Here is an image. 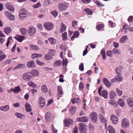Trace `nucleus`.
<instances>
[{
	"mask_svg": "<svg viewBox=\"0 0 133 133\" xmlns=\"http://www.w3.org/2000/svg\"><path fill=\"white\" fill-rule=\"evenodd\" d=\"M9 19L12 21H15V16L11 13L9 12Z\"/></svg>",
	"mask_w": 133,
	"mask_h": 133,
	"instance_id": "obj_46",
	"label": "nucleus"
},
{
	"mask_svg": "<svg viewBox=\"0 0 133 133\" xmlns=\"http://www.w3.org/2000/svg\"><path fill=\"white\" fill-rule=\"evenodd\" d=\"M42 55L41 54L37 53H33L31 54V57L32 59L36 58L38 57H41L42 56Z\"/></svg>",
	"mask_w": 133,
	"mask_h": 133,
	"instance_id": "obj_23",
	"label": "nucleus"
},
{
	"mask_svg": "<svg viewBox=\"0 0 133 133\" xmlns=\"http://www.w3.org/2000/svg\"><path fill=\"white\" fill-rule=\"evenodd\" d=\"M103 82L105 85L108 88H110L111 86L110 82L106 78H103Z\"/></svg>",
	"mask_w": 133,
	"mask_h": 133,
	"instance_id": "obj_18",
	"label": "nucleus"
},
{
	"mask_svg": "<svg viewBox=\"0 0 133 133\" xmlns=\"http://www.w3.org/2000/svg\"><path fill=\"white\" fill-rule=\"evenodd\" d=\"M84 11L86 12V13L88 15H91L92 14V11L89 8L85 9L84 10Z\"/></svg>",
	"mask_w": 133,
	"mask_h": 133,
	"instance_id": "obj_44",
	"label": "nucleus"
},
{
	"mask_svg": "<svg viewBox=\"0 0 133 133\" xmlns=\"http://www.w3.org/2000/svg\"><path fill=\"white\" fill-rule=\"evenodd\" d=\"M44 58L47 60H49L51 59L52 58V56L50 55L49 54L48 52V54H46L44 56Z\"/></svg>",
	"mask_w": 133,
	"mask_h": 133,
	"instance_id": "obj_36",
	"label": "nucleus"
},
{
	"mask_svg": "<svg viewBox=\"0 0 133 133\" xmlns=\"http://www.w3.org/2000/svg\"><path fill=\"white\" fill-rule=\"evenodd\" d=\"M16 116L21 119H24L25 118V116L24 115L19 113H16L15 114Z\"/></svg>",
	"mask_w": 133,
	"mask_h": 133,
	"instance_id": "obj_26",
	"label": "nucleus"
},
{
	"mask_svg": "<svg viewBox=\"0 0 133 133\" xmlns=\"http://www.w3.org/2000/svg\"><path fill=\"white\" fill-rule=\"evenodd\" d=\"M116 81L119 82L122 81L123 80V78L121 76H118L116 77Z\"/></svg>",
	"mask_w": 133,
	"mask_h": 133,
	"instance_id": "obj_61",
	"label": "nucleus"
},
{
	"mask_svg": "<svg viewBox=\"0 0 133 133\" xmlns=\"http://www.w3.org/2000/svg\"><path fill=\"white\" fill-rule=\"evenodd\" d=\"M26 110L27 111L30 112L31 111L30 105L28 103H26L25 104Z\"/></svg>",
	"mask_w": 133,
	"mask_h": 133,
	"instance_id": "obj_29",
	"label": "nucleus"
},
{
	"mask_svg": "<svg viewBox=\"0 0 133 133\" xmlns=\"http://www.w3.org/2000/svg\"><path fill=\"white\" fill-rule=\"evenodd\" d=\"M25 36L20 35H16L15 38L20 42H22L24 39Z\"/></svg>",
	"mask_w": 133,
	"mask_h": 133,
	"instance_id": "obj_16",
	"label": "nucleus"
},
{
	"mask_svg": "<svg viewBox=\"0 0 133 133\" xmlns=\"http://www.w3.org/2000/svg\"><path fill=\"white\" fill-rule=\"evenodd\" d=\"M30 72V74H31L32 75L33 77H37L39 75L38 71L35 69L33 70Z\"/></svg>",
	"mask_w": 133,
	"mask_h": 133,
	"instance_id": "obj_15",
	"label": "nucleus"
},
{
	"mask_svg": "<svg viewBox=\"0 0 133 133\" xmlns=\"http://www.w3.org/2000/svg\"><path fill=\"white\" fill-rule=\"evenodd\" d=\"M41 5V4L40 2H38L36 4L33 5V7L35 9H36L39 8Z\"/></svg>",
	"mask_w": 133,
	"mask_h": 133,
	"instance_id": "obj_54",
	"label": "nucleus"
},
{
	"mask_svg": "<svg viewBox=\"0 0 133 133\" xmlns=\"http://www.w3.org/2000/svg\"><path fill=\"white\" fill-rule=\"evenodd\" d=\"M36 29L33 26H30L28 30V33L31 36H34L36 33Z\"/></svg>",
	"mask_w": 133,
	"mask_h": 133,
	"instance_id": "obj_7",
	"label": "nucleus"
},
{
	"mask_svg": "<svg viewBox=\"0 0 133 133\" xmlns=\"http://www.w3.org/2000/svg\"><path fill=\"white\" fill-rule=\"evenodd\" d=\"M108 130L110 133H115V131L113 128L111 126L108 127Z\"/></svg>",
	"mask_w": 133,
	"mask_h": 133,
	"instance_id": "obj_30",
	"label": "nucleus"
},
{
	"mask_svg": "<svg viewBox=\"0 0 133 133\" xmlns=\"http://www.w3.org/2000/svg\"><path fill=\"white\" fill-rule=\"evenodd\" d=\"M32 78L30 72H27L23 74L22 76V79L26 81L30 80Z\"/></svg>",
	"mask_w": 133,
	"mask_h": 133,
	"instance_id": "obj_4",
	"label": "nucleus"
},
{
	"mask_svg": "<svg viewBox=\"0 0 133 133\" xmlns=\"http://www.w3.org/2000/svg\"><path fill=\"white\" fill-rule=\"evenodd\" d=\"M110 119L113 123L116 124L118 122V118L117 117L114 115H112L110 117Z\"/></svg>",
	"mask_w": 133,
	"mask_h": 133,
	"instance_id": "obj_14",
	"label": "nucleus"
},
{
	"mask_svg": "<svg viewBox=\"0 0 133 133\" xmlns=\"http://www.w3.org/2000/svg\"><path fill=\"white\" fill-rule=\"evenodd\" d=\"M72 23V27L74 28H76L77 26H78V22L77 21H73Z\"/></svg>",
	"mask_w": 133,
	"mask_h": 133,
	"instance_id": "obj_41",
	"label": "nucleus"
},
{
	"mask_svg": "<svg viewBox=\"0 0 133 133\" xmlns=\"http://www.w3.org/2000/svg\"><path fill=\"white\" fill-rule=\"evenodd\" d=\"M76 110V108L74 106H72L70 107L69 111L72 115H73L75 113Z\"/></svg>",
	"mask_w": 133,
	"mask_h": 133,
	"instance_id": "obj_24",
	"label": "nucleus"
},
{
	"mask_svg": "<svg viewBox=\"0 0 133 133\" xmlns=\"http://www.w3.org/2000/svg\"><path fill=\"white\" fill-rule=\"evenodd\" d=\"M99 116L100 119V121L101 123H106L107 121L104 117L101 115L100 114L99 115Z\"/></svg>",
	"mask_w": 133,
	"mask_h": 133,
	"instance_id": "obj_27",
	"label": "nucleus"
},
{
	"mask_svg": "<svg viewBox=\"0 0 133 133\" xmlns=\"http://www.w3.org/2000/svg\"><path fill=\"white\" fill-rule=\"evenodd\" d=\"M118 102L119 105L121 107H123L125 105L124 102L121 99H119L118 100Z\"/></svg>",
	"mask_w": 133,
	"mask_h": 133,
	"instance_id": "obj_40",
	"label": "nucleus"
},
{
	"mask_svg": "<svg viewBox=\"0 0 133 133\" xmlns=\"http://www.w3.org/2000/svg\"><path fill=\"white\" fill-rule=\"evenodd\" d=\"M95 3L98 7H102L104 6V5L101 3L100 2L98 1H96L95 2Z\"/></svg>",
	"mask_w": 133,
	"mask_h": 133,
	"instance_id": "obj_49",
	"label": "nucleus"
},
{
	"mask_svg": "<svg viewBox=\"0 0 133 133\" xmlns=\"http://www.w3.org/2000/svg\"><path fill=\"white\" fill-rule=\"evenodd\" d=\"M62 63V61L61 60H57L55 62L54 65L55 67L59 66L61 65Z\"/></svg>",
	"mask_w": 133,
	"mask_h": 133,
	"instance_id": "obj_32",
	"label": "nucleus"
},
{
	"mask_svg": "<svg viewBox=\"0 0 133 133\" xmlns=\"http://www.w3.org/2000/svg\"><path fill=\"white\" fill-rule=\"evenodd\" d=\"M60 48L61 49L64 51H66V47L63 45H61L60 46Z\"/></svg>",
	"mask_w": 133,
	"mask_h": 133,
	"instance_id": "obj_57",
	"label": "nucleus"
},
{
	"mask_svg": "<svg viewBox=\"0 0 133 133\" xmlns=\"http://www.w3.org/2000/svg\"><path fill=\"white\" fill-rule=\"evenodd\" d=\"M26 65L28 68H32L35 67V64L34 61H31L27 63Z\"/></svg>",
	"mask_w": 133,
	"mask_h": 133,
	"instance_id": "obj_12",
	"label": "nucleus"
},
{
	"mask_svg": "<svg viewBox=\"0 0 133 133\" xmlns=\"http://www.w3.org/2000/svg\"><path fill=\"white\" fill-rule=\"evenodd\" d=\"M28 14V12L25 9L22 8L19 11V16L21 19L23 20L26 18Z\"/></svg>",
	"mask_w": 133,
	"mask_h": 133,
	"instance_id": "obj_1",
	"label": "nucleus"
},
{
	"mask_svg": "<svg viewBox=\"0 0 133 133\" xmlns=\"http://www.w3.org/2000/svg\"><path fill=\"white\" fill-rule=\"evenodd\" d=\"M41 89L42 91L44 93L48 91V89L46 86L45 85H43L42 86Z\"/></svg>",
	"mask_w": 133,
	"mask_h": 133,
	"instance_id": "obj_33",
	"label": "nucleus"
},
{
	"mask_svg": "<svg viewBox=\"0 0 133 133\" xmlns=\"http://www.w3.org/2000/svg\"><path fill=\"white\" fill-rule=\"evenodd\" d=\"M129 125V120L127 118L123 119L122 122V127L125 128L128 127Z\"/></svg>",
	"mask_w": 133,
	"mask_h": 133,
	"instance_id": "obj_10",
	"label": "nucleus"
},
{
	"mask_svg": "<svg viewBox=\"0 0 133 133\" xmlns=\"http://www.w3.org/2000/svg\"><path fill=\"white\" fill-rule=\"evenodd\" d=\"M91 120L93 122H96L97 120V115L96 113L94 112L90 114Z\"/></svg>",
	"mask_w": 133,
	"mask_h": 133,
	"instance_id": "obj_8",
	"label": "nucleus"
},
{
	"mask_svg": "<svg viewBox=\"0 0 133 133\" xmlns=\"http://www.w3.org/2000/svg\"><path fill=\"white\" fill-rule=\"evenodd\" d=\"M30 46L31 48V50H37L39 49V47L36 45L30 44Z\"/></svg>",
	"mask_w": 133,
	"mask_h": 133,
	"instance_id": "obj_34",
	"label": "nucleus"
},
{
	"mask_svg": "<svg viewBox=\"0 0 133 133\" xmlns=\"http://www.w3.org/2000/svg\"><path fill=\"white\" fill-rule=\"evenodd\" d=\"M28 85L32 88H35L36 86V84L32 81H30L28 82Z\"/></svg>",
	"mask_w": 133,
	"mask_h": 133,
	"instance_id": "obj_39",
	"label": "nucleus"
},
{
	"mask_svg": "<svg viewBox=\"0 0 133 133\" xmlns=\"http://www.w3.org/2000/svg\"><path fill=\"white\" fill-rule=\"evenodd\" d=\"M38 103L42 108L45 106V101L42 97H40L38 99Z\"/></svg>",
	"mask_w": 133,
	"mask_h": 133,
	"instance_id": "obj_13",
	"label": "nucleus"
},
{
	"mask_svg": "<svg viewBox=\"0 0 133 133\" xmlns=\"http://www.w3.org/2000/svg\"><path fill=\"white\" fill-rule=\"evenodd\" d=\"M79 89L81 90H84V85L83 83L82 82H81L79 84Z\"/></svg>",
	"mask_w": 133,
	"mask_h": 133,
	"instance_id": "obj_51",
	"label": "nucleus"
},
{
	"mask_svg": "<svg viewBox=\"0 0 133 133\" xmlns=\"http://www.w3.org/2000/svg\"><path fill=\"white\" fill-rule=\"evenodd\" d=\"M112 51L114 54H120L121 53V51L120 50H118L116 48L113 49Z\"/></svg>",
	"mask_w": 133,
	"mask_h": 133,
	"instance_id": "obj_48",
	"label": "nucleus"
},
{
	"mask_svg": "<svg viewBox=\"0 0 133 133\" xmlns=\"http://www.w3.org/2000/svg\"><path fill=\"white\" fill-rule=\"evenodd\" d=\"M67 70L66 66H64L63 67L62 71L63 73L65 74Z\"/></svg>",
	"mask_w": 133,
	"mask_h": 133,
	"instance_id": "obj_63",
	"label": "nucleus"
},
{
	"mask_svg": "<svg viewBox=\"0 0 133 133\" xmlns=\"http://www.w3.org/2000/svg\"><path fill=\"white\" fill-rule=\"evenodd\" d=\"M68 7V5L66 3H62L58 5V8L61 11L66 10Z\"/></svg>",
	"mask_w": 133,
	"mask_h": 133,
	"instance_id": "obj_3",
	"label": "nucleus"
},
{
	"mask_svg": "<svg viewBox=\"0 0 133 133\" xmlns=\"http://www.w3.org/2000/svg\"><path fill=\"white\" fill-rule=\"evenodd\" d=\"M82 2L85 4H87L90 3L91 1V0H81Z\"/></svg>",
	"mask_w": 133,
	"mask_h": 133,
	"instance_id": "obj_60",
	"label": "nucleus"
},
{
	"mask_svg": "<svg viewBox=\"0 0 133 133\" xmlns=\"http://www.w3.org/2000/svg\"><path fill=\"white\" fill-rule=\"evenodd\" d=\"M79 32L78 31L75 32L73 34V36L71 37V39L73 41L75 38H77L79 35Z\"/></svg>",
	"mask_w": 133,
	"mask_h": 133,
	"instance_id": "obj_28",
	"label": "nucleus"
},
{
	"mask_svg": "<svg viewBox=\"0 0 133 133\" xmlns=\"http://www.w3.org/2000/svg\"><path fill=\"white\" fill-rule=\"evenodd\" d=\"M109 103L111 105L113 106L114 107H116L117 105L115 103V102L112 100H110L109 102Z\"/></svg>",
	"mask_w": 133,
	"mask_h": 133,
	"instance_id": "obj_55",
	"label": "nucleus"
},
{
	"mask_svg": "<svg viewBox=\"0 0 133 133\" xmlns=\"http://www.w3.org/2000/svg\"><path fill=\"white\" fill-rule=\"evenodd\" d=\"M51 44L53 45L55 44L56 42V40L55 38L50 37L48 39Z\"/></svg>",
	"mask_w": 133,
	"mask_h": 133,
	"instance_id": "obj_37",
	"label": "nucleus"
},
{
	"mask_svg": "<svg viewBox=\"0 0 133 133\" xmlns=\"http://www.w3.org/2000/svg\"><path fill=\"white\" fill-rule=\"evenodd\" d=\"M128 38V37L126 36H124L121 38L120 41L122 43H123Z\"/></svg>",
	"mask_w": 133,
	"mask_h": 133,
	"instance_id": "obj_43",
	"label": "nucleus"
},
{
	"mask_svg": "<svg viewBox=\"0 0 133 133\" xmlns=\"http://www.w3.org/2000/svg\"><path fill=\"white\" fill-rule=\"evenodd\" d=\"M26 66L25 64H18L14 69L15 70L16 69H21L24 68Z\"/></svg>",
	"mask_w": 133,
	"mask_h": 133,
	"instance_id": "obj_22",
	"label": "nucleus"
},
{
	"mask_svg": "<svg viewBox=\"0 0 133 133\" xmlns=\"http://www.w3.org/2000/svg\"><path fill=\"white\" fill-rule=\"evenodd\" d=\"M66 26L63 23H62L61 25L60 29V32L61 33H63L65 31L66 29Z\"/></svg>",
	"mask_w": 133,
	"mask_h": 133,
	"instance_id": "obj_25",
	"label": "nucleus"
},
{
	"mask_svg": "<svg viewBox=\"0 0 133 133\" xmlns=\"http://www.w3.org/2000/svg\"><path fill=\"white\" fill-rule=\"evenodd\" d=\"M101 54L103 57V60H105L106 58L105 55V51L104 49H103L101 51Z\"/></svg>",
	"mask_w": 133,
	"mask_h": 133,
	"instance_id": "obj_35",
	"label": "nucleus"
},
{
	"mask_svg": "<svg viewBox=\"0 0 133 133\" xmlns=\"http://www.w3.org/2000/svg\"><path fill=\"white\" fill-rule=\"evenodd\" d=\"M79 129L80 130V133H86L87 130V126L82 123H79Z\"/></svg>",
	"mask_w": 133,
	"mask_h": 133,
	"instance_id": "obj_5",
	"label": "nucleus"
},
{
	"mask_svg": "<svg viewBox=\"0 0 133 133\" xmlns=\"http://www.w3.org/2000/svg\"><path fill=\"white\" fill-rule=\"evenodd\" d=\"M14 7L13 6L9 4V11L11 12H13L14 11Z\"/></svg>",
	"mask_w": 133,
	"mask_h": 133,
	"instance_id": "obj_47",
	"label": "nucleus"
},
{
	"mask_svg": "<svg viewBox=\"0 0 133 133\" xmlns=\"http://www.w3.org/2000/svg\"><path fill=\"white\" fill-rule=\"evenodd\" d=\"M51 3L49 0H45L44 2V6H46L50 4Z\"/></svg>",
	"mask_w": 133,
	"mask_h": 133,
	"instance_id": "obj_53",
	"label": "nucleus"
},
{
	"mask_svg": "<svg viewBox=\"0 0 133 133\" xmlns=\"http://www.w3.org/2000/svg\"><path fill=\"white\" fill-rule=\"evenodd\" d=\"M45 119L46 121L48 122L50 121L51 119V114L50 112H47L46 115Z\"/></svg>",
	"mask_w": 133,
	"mask_h": 133,
	"instance_id": "obj_21",
	"label": "nucleus"
},
{
	"mask_svg": "<svg viewBox=\"0 0 133 133\" xmlns=\"http://www.w3.org/2000/svg\"><path fill=\"white\" fill-rule=\"evenodd\" d=\"M0 109L4 111H7L8 110V106L6 105L4 107H0Z\"/></svg>",
	"mask_w": 133,
	"mask_h": 133,
	"instance_id": "obj_42",
	"label": "nucleus"
},
{
	"mask_svg": "<svg viewBox=\"0 0 133 133\" xmlns=\"http://www.w3.org/2000/svg\"><path fill=\"white\" fill-rule=\"evenodd\" d=\"M57 92L58 96L61 97V96L60 95H62L63 94V91L62 88L61 86H59L57 88Z\"/></svg>",
	"mask_w": 133,
	"mask_h": 133,
	"instance_id": "obj_20",
	"label": "nucleus"
},
{
	"mask_svg": "<svg viewBox=\"0 0 133 133\" xmlns=\"http://www.w3.org/2000/svg\"><path fill=\"white\" fill-rule=\"evenodd\" d=\"M20 31L22 35H24L26 33V29L25 28H22L20 29Z\"/></svg>",
	"mask_w": 133,
	"mask_h": 133,
	"instance_id": "obj_50",
	"label": "nucleus"
},
{
	"mask_svg": "<svg viewBox=\"0 0 133 133\" xmlns=\"http://www.w3.org/2000/svg\"><path fill=\"white\" fill-rule=\"evenodd\" d=\"M12 91L15 93H17L21 91V89L19 86L15 87L14 89H12L9 91Z\"/></svg>",
	"mask_w": 133,
	"mask_h": 133,
	"instance_id": "obj_17",
	"label": "nucleus"
},
{
	"mask_svg": "<svg viewBox=\"0 0 133 133\" xmlns=\"http://www.w3.org/2000/svg\"><path fill=\"white\" fill-rule=\"evenodd\" d=\"M96 27L98 30L99 31L103 27V25L102 24H99Z\"/></svg>",
	"mask_w": 133,
	"mask_h": 133,
	"instance_id": "obj_59",
	"label": "nucleus"
},
{
	"mask_svg": "<svg viewBox=\"0 0 133 133\" xmlns=\"http://www.w3.org/2000/svg\"><path fill=\"white\" fill-rule=\"evenodd\" d=\"M116 91L118 93V96H121L122 94V91L119 90L118 88H117L116 89Z\"/></svg>",
	"mask_w": 133,
	"mask_h": 133,
	"instance_id": "obj_58",
	"label": "nucleus"
},
{
	"mask_svg": "<svg viewBox=\"0 0 133 133\" xmlns=\"http://www.w3.org/2000/svg\"><path fill=\"white\" fill-rule=\"evenodd\" d=\"M52 128L51 129L52 132L53 133H57L58 131L55 128L53 125H52Z\"/></svg>",
	"mask_w": 133,
	"mask_h": 133,
	"instance_id": "obj_64",
	"label": "nucleus"
},
{
	"mask_svg": "<svg viewBox=\"0 0 133 133\" xmlns=\"http://www.w3.org/2000/svg\"><path fill=\"white\" fill-rule=\"evenodd\" d=\"M79 69L81 71H83L84 70V66L83 64L82 63L80 65H79Z\"/></svg>",
	"mask_w": 133,
	"mask_h": 133,
	"instance_id": "obj_62",
	"label": "nucleus"
},
{
	"mask_svg": "<svg viewBox=\"0 0 133 133\" xmlns=\"http://www.w3.org/2000/svg\"><path fill=\"white\" fill-rule=\"evenodd\" d=\"M116 95L115 92L113 90L111 91L110 93L109 96L110 98H113Z\"/></svg>",
	"mask_w": 133,
	"mask_h": 133,
	"instance_id": "obj_31",
	"label": "nucleus"
},
{
	"mask_svg": "<svg viewBox=\"0 0 133 133\" xmlns=\"http://www.w3.org/2000/svg\"><path fill=\"white\" fill-rule=\"evenodd\" d=\"M89 120L87 116L83 117L77 118V121L78 122H87Z\"/></svg>",
	"mask_w": 133,
	"mask_h": 133,
	"instance_id": "obj_11",
	"label": "nucleus"
},
{
	"mask_svg": "<svg viewBox=\"0 0 133 133\" xmlns=\"http://www.w3.org/2000/svg\"><path fill=\"white\" fill-rule=\"evenodd\" d=\"M48 54H50L52 56H54L56 54L55 51L52 49H50L48 50Z\"/></svg>",
	"mask_w": 133,
	"mask_h": 133,
	"instance_id": "obj_38",
	"label": "nucleus"
},
{
	"mask_svg": "<svg viewBox=\"0 0 133 133\" xmlns=\"http://www.w3.org/2000/svg\"><path fill=\"white\" fill-rule=\"evenodd\" d=\"M127 103L130 107H133V99L132 98H128L127 99Z\"/></svg>",
	"mask_w": 133,
	"mask_h": 133,
	"instance_id": "obj_19",
	"label": "nucleus"
},
{
	"mask_svg": "<svg viewBox=\"0 0 133 133\" xmlns=\"http://www.w3.org/2000/svg\"><path fill=\"white\" fill-rule=\"evenodd\" d=\"M102 87H100L98 89V92L99 94L101 96H103L105 98H107L108 96V92L106 90H103L101 92Z\"/></svg>",
	"mask_w": 133,
	"mask_h": 133,
	"instance_id": "obj_2",
	"label": "nucleus"
},
{
	"mask_svg": "<svg viewBox=\"0 0 133 133\" xmlns=\"http://www.w3.org/2000/svg\"><path fill=\"white\" fill-rule=\"evenodd\" d=\"M44 27L48 30H52L54 27L53 24L50 22H47L44 24Z\"/></svg>",
	"mask_w": 133,
	"mask_h": 133,
	"instance_id": "obj_6",
	"label": "nucleus"
},
{
	"mask_svg": "<svg viewBox=\"0 0 133 133\" xmlns=\"http://www.w3.org/2000/svg\"><path fill=\"white\" fill-rule=\"evenodd\" d=\"M106 55L107 56L109 57H111L112 56V51L111 50H109L106 52Z\"/></svg>",
	"mask_w": 133,
	"mask_h": 133,
	"instance_id": "obj_52",
	"label": "nucleus"
},
{
	"mask_svg": "<svg viewBox=\"0 0 133 133\" xmlns=\"http://www.w3.org/2000/svg\"><path fill=\"white\" fill-rule=\"evenodd\" d=\"M73 122V120L69 118L65 119L64 121L65 125L67 127H69L70 125L72 124Z\"/></svg>",
	"mask_w": 133,
	"mask_h": 133,
	"instance_id": "obj_9",
	"label": "nucleus"
},
{
	"mask_svg": "<svg viewBox=\"0 0 133 133\" xmlns=\"http://www.w3.org/2000/svg\"><path fill=\"white\" fill-rule=\"evenodd\" d=\"M62 39L63 41H65L67 39V33L66 32L62 34Z\"/></svg>",
	"mask_w": 133,
	"mask_h": 133,
	"instance_id": "obj_45",
	"label": "nucleus"
},
{
	"mask_svg": "<svg viewBox=\"0 0 133 133\" xmlns=\"http://www.w3.org/2000/svg\"><path fill=\"white\" fill-rule=\"evenodd\" d=\"M68 62V60L66 59H63V66H67Z\"/></svg>",
	"mask_w": 133,
	"mask_h": 133,
	"instance_id": "obj_56",
	"label": "nucleus"
}]
</instances>
